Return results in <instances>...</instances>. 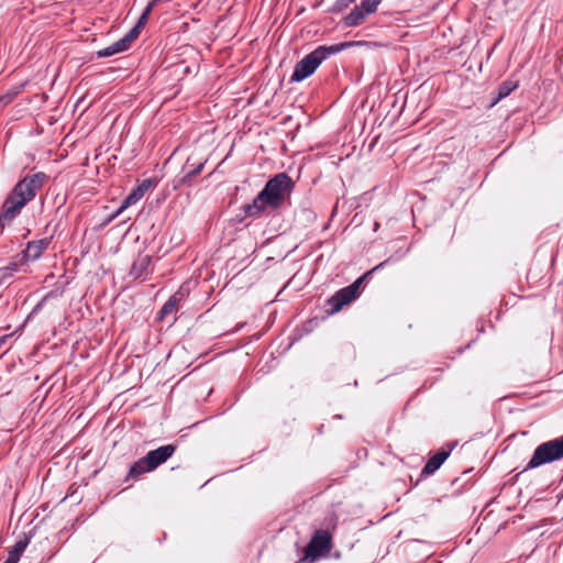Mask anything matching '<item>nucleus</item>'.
Returning <instances> with one entry per match:
<instances>
[{"label": "nucleus", "mask_w": 563, "mask_h": 563, "mask_svg": "<svg viewBox=\"0 0 563 563\" xmlns=\"http://www.w3.org/2000/svg\"><path fill=\"white\" fill-rule=\"evenodd\" d=\"M154 471L151 464L147 463L146 456L137 460L131 467L128 478L139 479L143 474Z\"/></svg>", "instance_id": "nucleus-14"}, {"label": "nucleus", "mask_w": 563, "mask_h": 563, "mask_svg": "<svg viewBox=\"0 0 563 563\" xmlns=\"http://www.w3.org/2000/svg\"><path fill=\"white\" fill-rule=\"evenodd\" d=\"M157 3H154V0H152L147 5L146 8L144 9L143 13L141 14V16L139 18V21L136 23V25L141 29L144 27V25L146 24L147 20H148V16L153 10L154 7H156Z\"/></svg>", "instance_id": "nucleus-21"}, {"label": "nucleus", "mask_w": 563, "mask_h": 563, "mask_svg": "<svg viewBox=\"0 0 563 563\" xmlns=\"http://www.w3.org/2000/svg\"><path fill=\"white\" fill-rule=\"evenodd\" d=\"M152 272V256L139 255L131 266L130 276L135 279H146Z\"/></svg>", "instance_id": "nucleus-9"}, {"label": "nucleus", "mask_w": 563, "mask_h": 563, "mask_svg": "<svg viewBox=\"0 0 563 563\" xmlns=\"http://www.w3.org/2000/svg\"><path fill=\"white\" fill-rule=\"evenodd\" d=\"M450 453H451V449H449V450L441 449L440 451H438L434 455H432L428 460V462L426 463V465L423 466V468L421 471V475L429 476V475H432L433 473H435L441 467V465L445 462V460L450 456Z\"/></svg>", "instance_id": "nucleus-11"}, {"label": "nucleus", "mask_w": 563, "mask_h": 563, "mask_svg": "<svg viewBox=\"0 0 563 563\" xmlns=\"http://www.w3.org/2000/svg\"><path fill=\"white\" fill-rule=\"evenodd\" d=\"M141 27H139L136 24L133 29H131L121 40L124 42V44L126 45V47L129 48L132 44V42H134L140 32H141Z\"/></svg>", "instance_id": "nucleus-23"}, {"label": "nucleus", "mask_w": 563, "mask_h": 563, "mask_svg": "<svg viewBox=\"0 0 563 563\" xmlns=\"http://www.w3.org/2000/svg\"><path fill=\"white\" fill-rule=\"evenodd\" d=\"M354 0H338V2L341 4V5H347L349 3L353 2Z\"/></svg>", "instance_id": "nucleus-27"}, {"label": "nucleus", "mask_w": 563, "mask_h": 563, "mask_svg": "<svg viewBox=\"0 0 563 563\" xmlns=\"http://www.w3.org/2000/svg\"><path fill=\"white\" fill-rule=\"evenodd\" d=\"M143 196L144 194L142 192L141 188H133L121 202V209H128L129 207L135 205L139 200L143 198Z\"/></svg>", "instance_id": "nucleus-18"}, {"label": "nucleus", "mask_w": 563, "mask_h": 563, "mask_svg": "<svg viewBox=\"0 0 563 563\" xmlns=\"http://www.w3.org/2000/svg\"><path fill=\"white\" fill-rule=\"evenodd\" d=\"M517 87H518L517 81L506 80V81L501 82L498 88V95H497L495 102L508 97L514 90L517 89Z\"/></svg>", "instance_id": "nucleus-19"}, {"label": "nucleus", "mask_w": 563, "mask_h": 563, "mask_svg": "<svg viewBox=\"0 0 563 563\" xmlns=\"http://www.w3.org/2000/svg\"><path fill=\"white\" fill-rule=\"evenodd\" d=\"M176 451V445L166 444L162 445L155 450L147 452L146 461L151 464L152 468L155 470L163 463H165Z\"/></svg>", "instance_id": "nucleus-8"}, {"label": "nucleus", "mask_w": 563, "mask_h": 563, "mask_svg": "<svg viewBox=\"0 0 563 563\" xmlns=\"http://www.w3.org/2000/svg\"><path fill=\"white\" fill-rule=\"evenodd\" d=\"M365 278V275L357 278L354 283L338 290L331 298L328 300V305L330 306L331 312H339L344 306L349 305L355 298H357L360 292V287Z\"/></svg>", "instance_id": "nucleus-6"}, {"label": "nucleus", "mask_w": 563, "mask_h": 563, "mask_svg": "<svg viewBox=\"0 0 563 563\" xmlns=\"http://www.w3.org/2000/svg\"><path fill=\"white\" fill-rule=\"evenodd\" d=\"M205 166V162H192V157L189 156L183 167V176L179 178V183L186 184L189 183L191 178L199 175Z\"/></svg>", "instance_id": "nucleus-13"}, {"label": "nucleus", "mask_w": 563, "mask_h": 563, "mask_svg": "<svg viewBox=\"0 0 563 563\" xmlns=\"http://www.w3.org/2000/svg\"><path fill=\"white\" fill-rule=\"evenodd\" d=\"M295 181L287 173H278L269 178L252 202L243 205L241 210L246 219H260L264 214L276 212L289 205Z\"/></svg>", "instance_id": "nucleus-1"}, {"label": "nucleus", "mask_w": 563, "mask_h": 563, "mask_svg": "<svg viewBox=\"0 0 563 563\" xmlns=\"http://www.w3.org/2000/svg\"><path fill=\"white\" fill-rule=\"evenodd\" d=\"M49 242L51 240L47 238L29 242L18 260L23 263V266L38 260L48 247Z\"/></svg>", "instance_id": "nucleus-7"}, {"label": "nucleus", "mask_w": 563, "mask_h": 563, "mask_svg": "<svg viewBox=\"0 0 563 563\" xmlns=\"http://www.w3.org/2000/svg\"><path fill=\"white\" fill-rule=\"evenodd\" d=\"M141 27H139L136 24L133 29H131L121 40L124 42V44L126 45V47L129 48L132 44V42H134L140 32H141Z\"/></svg>", "instance_id": "nucleus-22"}, {"label": "nucleus", "mask_w": 563, "mask_h": 563, "mask_svg": "<svg viewBox=\"0 0 563 563\" xmlns=\"http://www.w3.org/2000/svg\"><path fill=\"white\" fill-rule=\"evenodd\" d=\"M156 186V180L153 178H146L142 180L141 184H139L136 187L142 189V192L145 195L146 191H148L151 188Z\"/></svg>", "instance_id": "nucleus-24"}, {"label": "nucleus", "mask_w": 563, "mask_h": 563, "mask_svg": "<svg viewBox=\"0 0 563 563\" xmlns=\"http://www.w3.org/2000/svg\"><path fill=\"white\" fill-rule=\"evenodd\" d=\"M366 18V14L362 12V10L358 8V5H355L350 13L344 18V25L345 26H356L361 24L364 19Z\"/></svg>", "instance_id": "nucleus-17"}, {"label": "nucleus", "mask_w": 563, "mask_h": 563, "mask_svg": "<svg viewBox=\"0 0 563 563\" xmlns=\"http://www.w3.org/2000/svg\"><path fill=\"white\" fill-rule=\"evenodd\" d=\"M332 548V537L328 530L319 529L311 537L305 549L303 561L313 563L321 556L327 555Z\"/></svg>", "instance_id": "nucleus-5"}, {"label": "nucleus", "mask_w": 563, "mask_h": 563, "mask_svg": "<svg viewBox=\"0 0 563 563\" xmlns=\"http://www.w3.org/2000/svg\"><path fill=\"white\" fill-rule=\"evenodd\" d=\"M48 176L44 172L26 175L19 180L4 199L0 209V234L4 228L10 225L20 216L22 209L32 201Z\"/></svg>", "instance_id": "nucleus-2"}, {"label": "nucleus", "mask_w": 563, "mask_h": 563, "mask_svg": "<svg viewBox=\"0 0 563 563\" xmlns=\"http://www.w3.org/2000/svg\"><path fill=\"white\" fill-rule=\"evenodd\" d=\"M42 306V302L37 303V306L34 308V311L38 310Z\"/></svg>", "instance_id": "nucleus-28"}, {"label": "nucleus", "mask_w": 563, "mask_h": 563, "mask_svg": "<svg viewBox=\"0 0 563 563\" xmlns=\"http://www.w3.org/2000/svg\"><path fill=\"white\" fill-rule=\"evenodd\" d=\"M186 297V291L180 287L169 299L163 305L158 311L157 318L164 320L168 316L177 312L179 309V302Z\"/></svg>", "instance_id": "nucleus-10"}, {"label": "nucleus", "mask_w": 563, "mask_h": 563, "mask_svg": "<svg viewBox=\"0 0 563 563\" xmlns=\"http://www.w3.org/2000/svg\"><path fill=\"white\" fill-rule=\"evenodd\" d=\"M353 43L345 42L334 45H320L311 53L306 55L302 59L297 62L295 65L292 75L290 77L291 82H300L311 76L317 68L322 64L323 60L329 58L331 55L340 53L344 48L352 46Z\"/></svg>", "instance_id": "nucleus-3"}, {"label": "nucleus", "mask_w": 563, "mask_h": 563, "mask_svg": "<svg viewBox=\"0 0 563 563\" xmlns=\"http://www.w3.org/2000/svg\"><path fill=\"white\" fill-rule=\"evenodd\" d=\"M25 272L23 263L18 258L9 262L5 266L0 267V287L10 284L15 274Z\"/></svg>", "instance_id": "nucleus-12"}, {"label": "nucleus", "mask_w": 563, "mask_h": 563, "mask_svg": "<svg viewBox=\"0 0 563 563\" xmlns=\"http://www.w3.org/2000/svg\"><path fill=\"white\" fill-rule=\"evenodd\" d=\"M126 49H128L126 45L120 38L119 41L112 43L108 47H104V48L98 51L97 52V56L99 58L109 57V56L115 55L118 53H122V52H124Z\"/></svg>", "instance_id": "nucleus-16"}, {"label": "nucleus", "mask_w": 563, "mask_h": 563, "mask_svg": "<svg viewBox=\"0 0 563 563\" xmlns=\"http://www.w3.org/2000/svg\"><path fill=\"white\" fill-rule=\"evenodd\" d=\"M29 542L30 540L27 538L16 541L14 547L9 551L8 556L3 563H18Z\"/></svg>", "instance_id": "nucleus-15"}, {"label": "nucleus", "mask_w": 563, "mask_h": 563, "mask_svg": "<svg viewBox=\"0 0 563 563\" xmlns=\"http://www.w3.org/2000/svg\"><path fill=\"white\" fill-rule=\"evenodd\" d=\"M379 3L380 0H362L358 4V8L362 10V12L368 15L377 10Z\"/></svg>", "instance_id": "nucleus-20"}, {"label": "nucleus", "mask_w": 563, "mask_h": 563, "mask_svg": "<svg viewBox=\"0 0 563 563\" xmlns=\"http://www.w3.org/2000/svg\"><path fill=\"white\" fill-rule=\"evenodd\" d=\"M563 459V435L538 445L523 472Z\"/></svg>", "instance_id": "nucleus-4"}, {"label": "nucleus", "mask_w": 563, "mask_h": 563, "mask_svg": "<svg viewBox=\"0 0 563 563\" xmlns=\"http://www.w3.org/2000/svg\"><path fill=\"white\" fill-rule=\"evenodd\" d=\"M388 261H389V260H387V261H384V262L379 263L378 265H376V266L373 268V271H378V269H380L382 267H384V266L388 263Z\"/></svg>", "instance_id": "nucleus-26"}, {"label": "nucleus", "mask_w": 563, "mask_h": 563, "mask_svg": "<svg viewBox=\"0 0 563 563\" xmlns=\"http://www.w3.org/2000/svg\"><path fill=\"white\" fill-rule=\"evenodd\" d=\"M378 227H379V224L377 222H375L374 229L377 230Z\"/></svg>", "instance_id": "nucleus-29"}, {"label": "nucleus", "mask_w": 563, "mask_h": 563, "mask_svg": "<svg viewBox=\"0 0 563 563\" xmlns=\"http://www.w3.org/2000/svg\"><path fill=\"white\" fill-rule=\"evenodd\" d=\"M125 209H121V206L117 209V211L114 213L111 214V217L109 218V222L114 220L117 217H119Z\"/></svg>", "instance_id": "nucleus-25"}]
</instances>
